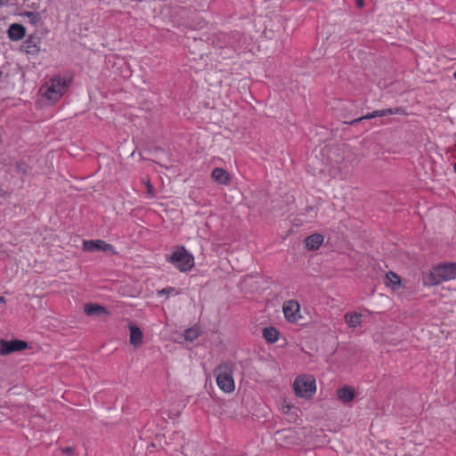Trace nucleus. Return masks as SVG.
<instances>
[{"instance_id":"nucleus-29","label":"nucleus","mask_w":456,"mask_h":456,"mask_svg":"<svg viewBox=\"0 0 456 456\" xmlns=\"http://www.w3.org/2000/svg\"><path fill=\"white\" fill-rule=\"evenodd\" d=\"M454 172L456 173V163L453 165Z\"/></svg>"},{"instance_id":"nucleus-21","label":"nucleus","mask_w":456,"mask_h":456,"mask_svg":"<svg viewBox=\"0 0 456 456\" xmlns=\"http://www.w3.org/2000/svg\"><path fill=\"white\" fill-rule=\"evenodd\" d=\"M200 333L198 329L196 328H190L187 329L184 332V338L187 341H193L199 337Z\"/></svg>"},{"instance_id":"nucleus-16","label":"nucleus","mask_w":456,"mask_h":456,"mask_svg":"<svg viewBox=\"0 0 456 456\" xmlns=\"http://www.w3.org/2000/svg\"><path fill=\"white\" fill-rule=\"evenodd\" d=\"M211 176L220 184H227L230 181L228 172L220 167L214 168L211 173Z\"/></svg>"},{"instance_id":"nucleus-13","label":"nucleus","mask_w":456,"mask_h":456,"mask_svg":"<svg viewBox=\"0 0 456 456\" xmlns=\"http://www.w3.org/2000/svg\"><path fill=\"white\" fill-rule=\"evenodd\" d=\"M25 28L20 24H12L8 28V37L12 41H18L25 37Z\"/></svg>"},{"instance_id":"nucleus-9","label":"nucleus","mask_w":456,"mask_h":456,"mask_svg":"<svg viewBox=\"0 0 456 456\" xmlns=\"http://www.w3.org/2000/svg\"><path fill=\"white\" fill-rule=\"evenodd\" d=\"M28 347V343L23 340H0V355H6L13 352L22 351Z\"/></svg>"},{"instance_id":"nucleus-11","label":"nucleus","mask_w":456,"mask_h":456,"mask_svg":"<svg viewBox=\"0 0 456 456\" xmlns=\"http://www.w3.org/2000/svg\"><path fill=\"white\" fill-rule=\"evenodd\" d=\"M324 237L320 233H314L305 240V248L309 250L318 249L323 243Z\"/></svg>"},{"instance_id":"nucleus-14","label":"nucleus","mask_w":456,"mask_h":456,"mask_svg":"<svg viewBox=\"0 0 456 456\" xmlns=\"http://www.w3.org/2000/svg\"><path fill=\"white\" fill-rule=\"evenodd\" d=\"M84 312L88 316L108 314H109V312L107 311V309L104 306L97 305V304H86V305H85Z\"/></svg>"},{"instance_id":"nucleus-15","label":"nucleus","mask_w":456,"mask_h":456,"mask_svg":"<svg viewBox=\"0 0 456 456\" xmlns=\"http://www.w3.org/2000/svg\"><path fill=\"white\" fill-rule=\"evenodd\" d=\"M264 338L271 344L276 343L280 338V332L273 326L265 327L262 331Z\"/></svg>"},{"instance_id":"nucleus-19","label":"nucleus","mask_w":456,"mask_h":456,"mask_svg":"<svg viewBox=\"0 0 456 456\" xmlns=\"http://www.w3.org/2000/svg\"><path fill=\"white\" fill-rule=\"evenodd\" d=\"M24 51L28 54L35 55L39 52V47L34 42L33 38H28L24 42L23 45Z\"/></svg>"},{"instance_id":"nucleus-31","label":"nucleus","mask_w":456,"mask_h":456,"mask_svg":"<svg viewBox=\"0 0 456 456\" xmlns=\"http://www.w3.org/2000/svg\"><path fill=\"white\" fill-rule=\"evenodd\" d=\"M2 74H3V73H2V71L0 70V77H2Z\"/></svg>"},{"instance_id":"nucleus-2","label":"nucleus","mask_w":456,"mask_h":456,"mask_svg":"<svg viewBox=\"0 0 456 456\" xmlns=\"http://www.w3.org/2000/svg\"><path fill=\"white\" fill-rule=\"evenodd\" d=\"M70 85V80L54 76L41 86L39 94L45 96L49 102H58L65 94Z\"/></svg>"},{"instance_id":"nucleus-27","label":"nucleus","mask_w":456,"mask_h":456,"mask_svg":"<svg viewBox=\"0 0 456 456\" xmlns=\"http://www.w3.org/2000/svg\"><path fill=\"white\" fill-rule=\"evenodd\" d=\"M282 408H283V411H284V412H286L287 411H289V410L290 409V406H289V405H286V406H285V405H283V407H282Z\"/></svg>"},{"instance_id":"nucleus-8","label":"nucleus","mask_w":456,"mask_h":456,"mask_svg":"<svg viewBox=\"0 0 456 456\" xmlns=\"http://www.w3.org/2000/svg\"><path fill=\"white\" fill-rule=\"evenodd\" d=\"M282 311L285 319L289 322H297L301 318L300 305L296 300H288L283 303Z\"/></svg>"},{"instance_id":"nucleus-17","label":"nucleus","mask_w":456,"mask_h":456,"mask_svg":"<svg viewBox=\"0 0 456 456\" xmlns=\"http://www.w3.org/2000/svg\"><path fill=\"white\" fill-rule=\"evenodd\" d=\"M362 317V315L361 314L346 313L345 314V322L349 327L356 328L361 325Z\"/></svg>"},{"instance_id":"nucleus-7","label":"nucleus","mask_w":456,"mask_h":456,"mask_svg":"<svg viewBox=\"0 0 456 456\" xmlns=\"http://www.w3.org/2000/svg\"><path fill=\"white\" fill-rule=\"evenodd\" d=\"M402 113H403V110L401 107L388 108V109L380 110H374L370 113H367L366 115L356 118L351 121H345V123L349 124V125H355L357 123L362 122V120H368V119L377 118V117H383V116L394 115V114H402Z\"/></svg>"},{"instance_id":"nucleus-10","label":"nucleus","mask_w":456,"mask_h":456,"mask_svg":"<svg viewBox=\"0 0 456 456\" xmlns=\"http://www.w3.org/2000/svg\"><path fill=\"white\" fill-rule=\"evenodd\" d=\"M129 328V342L134 347H140L142 344L143 334L139 327L136 325L130 323L128 325Z\"/></svg>"},{"instance_id":"nucleus-25","label":"nucleus","mask_w":456,"mask_h":456,"mask_svg":"<svg viewBox=\"0 0 456 456\" xmlns=\"http://www.w3.org/2000/svg\"><path fill=\"white\" fill-rule=\"evenodd\" d=\"M355 4L360 9L363 8L364 7V0H355Z\"/></svg>"},{"instance_id":"nucleus-5","label":"nucleus","mask_w":456,"mask_h":456,"mask_svg":"<svg viewBox=\"0 0 456 456\" xmlns=\"http://www.w3.org/2000/svg\"><path fill=\"white\" fill-rule=\"evenodd\" d=\"M293 387L296 395L302 398H310L316 391L315 379L310 375L297 377Z\"/></svg>"},{"instance_id":"nucleus-26","label":"nucleus","mask_w":456,"mask_h":456,"mask_svg":"<svg viewBox=\"0 0 456 456\" xmlns=\"http://www.w3.org/2000/svg\"><path fill=\"white\" fill-rule=\"evenodd\" d=\"M62 452L67 454H71L73 452V449L71 447H66L62 449Z\"/></svg>"},{"instance_id":"nucleus-3","label":"nucleus","mask_w":456,"mask_h":456,"mask_svg":"<svg viewBox=\"0 0 456 456\" xmlns=\"http://www.w3.org/2000/svg\"><path fill=\"white\" fill-rule=\"evenodd\" d=\"M456 279V263H443L430 271L428 280L431 285H439Z\"/></svg>"},{"instance_id":"nucleus-6","label":"nucleus","mask_w":456,"mask_h":456,"mask_svg":"<svg viewBox=\"0 0 456 456\" xmlns=\"http://www.w3.org/2000/svg\"><path fill=\"white\" fill-rule=\"evenodd\" d=\"M83 250L87 252L103 251L113 256L118 255L115 248L102 240H84Z\"/></svg>"},{"instance_id":"nucleus-4","label":"nucleus","mask_w":456,"mask_h":456,"mask_svg":"<svg viewBox=\"0 0 456 456\" xmlns=\"http://www.w3.org/2000/svg\"><path fill=\"white\" fill-rule=\"evenodd\" d=\"M180 272L185 273L194 266V256L184 247L177 248L167 258Z\"/></svg>"},{"instance_id":"nucleus-22","label":"nucleus","mask_w":456,"mask_h":456,"mask_svg":"<svg viewBox=\"0 0 456 456\" xmlns=\"http://www.w3.org/2000/svg\"><path fill=\"white\" fill-rule=\"evenodd\" d=\"M331 175L333 177H338L340 180H347L351 177V173H348V172L343 173L341 171V169L339 168L338 170H334L331 173Z\"/></svg>"},{"instance_id":"nucleus-18","label":"nucleus","mask_w":456,"mask_h":456,"mask_svg":"<svg viewBox=\"0 0 456 456\" xmlns=\"http://www.w3.org/2000/svg\"><path fill=\"white\" fill-rule=\"evenodd\" d=\"M386 285L393 289H396L401 285L400 277L394 272H388L386 274Z\"/></svg>"},{"instance_id":"nucleus-1","label":"nucleus","mask_w":456,"mask_h":456,"mask_svg":"<svg viewBox=\"0 0 456 456\" xmlns=\"http://www.w3.org/2000/svg\"><path fill=\"white\" fill-rule=\"evenodd\" d=\"M236 364L234 362L227 360L219 363L214 372L218 388L225 393L231 394L235 390L234 372Z\"/></svg>"},{"instance_id":"nucleus-12","label":"nucleus","mask_w":456,"mask_h":456,"mask_svg":"<svg viewBox=\"0 0 456 456\" xmlns=\"http://www.w3.org/2000/svg\"><path fill=\"white\" fill-rule=\"evenodd\" d=\"M355 396L354 389L349 386H344L343 387L338 389L337 397L338 399L344 403H347L354 400Z\"/></svg>"},{"instance_id":"nucleus-20","label":"nucleus","mask_w":456,"mask_h":456,"mask_svg":"<svg viewBox=\"0 0 456 456\" xmlns=\"http://www.w3.org/2000/svg\"><path fill=\"white\" fill-rule=\"evenodd\" d=\"M23 15L28 19L32 25H37L41 20V15L37 12H25Z\"/></svg>"},{"instance_id":"nucleus-28","label":"nucleus","mask_w":456,"mask_h":456,"mask_svg":"<svg viewBox=\"0 0 456 456\" xmlns=\"http://www.w3.org/2000/svg\"><path fill=\"white\" fill-rule=\"evenodd\" d=\"M4 303V298L3 297H0V304Z\"/></svg>"},{"instance_id":"nucleus-23","label":"nucleus","mask_w":456,"mask_h":456,"mask_svg":"<svg viewBox=\"0 0 456 456\" xmlns=\"http://www.w3.org/2000/svg\"><path fill=\"white\" fill-rule=\"evenodd\" d=\"M172 294H177L175 289L173 287H167V288H164L163 289L158 291L159 296H162V295L169 296Z\"/></svg>"},{"instance_id":"nucleus-24","label":"nucleus","mask_w":456,"mask_h":456,"mask_svg":"<svg viewBox=\"0 0 456 456\" xmlns=\"http://www.w3.org/2000/svg\"><path fill=\"white\" fill-rule=\"evenodd\" d=\"M146 187H147V192L151 197L154 196V187L150 183V180H147L145 182Z\"/></svg>"},{"instance_id":"nucleus-30","label":"nucleus","mask_w":456,"mask_h":456,"mask_svg":"<svg viewBox=\"0 0 456 456\" xmlns=\"http://www.w3.org/2000/svg\"><path fill=\"white\" fill-rule=\"evenodd\" d=\"M453 77L456 79V71L454 72Z\"/></svg>"}]
</instances>
